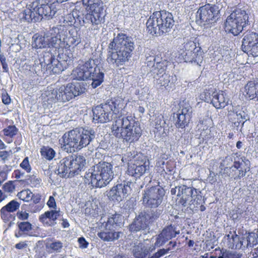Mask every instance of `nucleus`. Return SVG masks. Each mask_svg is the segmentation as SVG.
Returning a JSON list of instances; mask_svg holds the SVG:
<instances>
[{
    "instance_id": "1",
    "label": "nucleus",
    "mask_w": 258,
    "mask_h": 258,
    "mask_svg": "<svg viewBox=\"0 0 258 258\" xmlns=\"http://www.w3.org/2000/svg\"><path fill=\"white\" fill-rule=\"evenodd\" d=\"M107 105L111 109L112 116L115 115L116 120L113 122L111 130L112 135L123 142L134 143L139 139L142 135L140 123L134 116L126 115L125 108L126 101L121 97L112 98L107 100Z\"/></svg>"
},
{
    "instance_id": "2",
    "label": "nucleus",
    "mask_w": 258,
    "mask_h": 258,
    "mask_svg": "<svg viewBox=\"0 0 258 258\" xmlns=\"http://www.w3.org/2000/svg\"><path fill=\"white\" fill-rule=\"evenodd\" d=\"M135 49L134 42L126 34L119 33L108 46L106 60L116 67L129 61Z\"/></svg>"
},
{
    "instance_id": "3",
    "label": "nucleus",
    "mask_w": 258,
    "mask_h": 258,
    "mask_svg": "<svg viewBox=\"0 0 258 258\" xmlns=\"http://www.w3.org/2000/svg\"><path fill=\"white\" fill-rule=\"evenodd\" d=\"M94 138L95 133L92 130L75 128L65 133L59 142L64 151L72 153L87 146Z\"/></svg>"
},
{
    "instance_id": "4",
    "label": "nucleus",
    "mask_w": 258,
    "mask_h": 258,
    "mask_svg": "<svg viewBox=\"0 0 258 258\" xmlns=\"http://www.w3.org/2000/svg\"><path fill=\"white\" fill-rule=\"evenodd\" d=\"M174 25L171 13L164 10L155 11L147 20L146 31L152 36H160L169 32Z\"/></svg>"
},
{
    "instance_id": "5",
    "label": "nucleus",
    "mask_w": 258,
    "mask_h": 258,
    "mask_svg": "<svg viewBox=\"0 0 258 258\" xmlns=\"http://www.w3.org/2000/svg\"><path fill=\"white\" fill-rule=\"evenodd\" d=\"M122 161L127 163V174L136 179H139L143 176L149 165L147 157L141 152L135 151L124 154Z\"/></svg>"
},
{
    "instance_id": "6",
    "label": "nucleus",
    "mask_w": 258,
    "mask_h": 258,
    "mask_svg": "<svg viewBox=\"0 0 258 258\" xmlns=\"http://www.w3.org/2000/svg\"><path fill=\"white\" fill-rule=\"evenodd\" d=\"M113 165L108 162H100L94 168L90 179L87 182L93 187L105 186L112 180L113 177ZM87 183V181H86Z\"/></svg>"
},
{
    "instance_id": "7",
    "label": "nucleus",
    "mask_w": 258,
    "mask_h": 258,
    "mask_svg": "<svg viewBox=\"0 0 258 258\" xmlns=\"http://www.w3.org/2000/svg\"><path fill=\"white\" fill-rule=\"evenodd\" d=\"M93 68L90 62H86L82 65H79L73 73L75 78L78 80H92V86L95 88L100 86L103 82L104 77V73L101 71L99 67Z\"/></svg>"
},
{
    "instance_id": "8",
    "label": "nucleus",
    "mask_w": 258,
    "mask_h": 258,
    "mask_svg": "<svg viewBox=\"0 0 258 258\" xmlns=\"http://www.w3.org/2000/svg\"><path fill=\"white\" fill-rule=\"evenodd\" d=\"M121 215L115 213L111 215L103 224L104 229L97 233V236L105 242H112L118 239L121 232L117 230L120 227Z\"/></svg>"
},
{
    "instance_id": "9",
    "label": "nucleus",
    "mask_w": 258,
    "mask_h": 258,
    "mask_svg": "<svg viewBox=\"0 0 258 258\" xmlns=\"http://www.w3.org/2000/svg\"><path fill=\"white\" fill-rule=\"evenodd\" d=\"M86 14L85 19L93 26H97L104 20V6L102 0H82Z\"/></svg>"
},
{
    "instance_id": "10",
    "label": "nucleus",
    "mask_w": 258,
    "mask_h": 258,
    "mask_svg": "<svg viewBox=\"0 0 258 258\" xmlns=\"http://www.w3.org/2000/svg\"><path fill=\"white\" fill-rule=\"evenodd\" d=\"M219 10L215 5L207 4L200 7L197 12L196 22L201 26H207L216 22Z\"/></svg>"
},
{
    "instance_id": "11",
    "label": "nucleus",
    "mask_w": 258,
    "mask_h": 258,
    "mask_svg": "<svg viewBox=\"0 0 258 258\" xmlns=\"http://www.w3.org/2000/svg\"><path fill=\"white\" fill-rule=\"evenodd\" d=\"M165 191L159 185L152 186L144 190L143 203L148 208H156L162 203Z\"/></svg>"
},
{
    "instance_id": "12",
    "label": "nucleus",
    "mask_w": 258,
    "mask_h": 258,
    "mask_svg": "<svg viewBox=\"0 0 258 258\" xmlns=\"http://www.w3.org/2000/svg\"><path fill=\"white\" fill-rule=\"evenodd\" d=\"M201 99L213 105L216 109H221L226 106L229 99L226 97V94L223 91H217L216 89H205L200 94Z\"/></svg>"
},
{
    "instance_id": "13",
    "label": "nucleus",
    "mask_w": 258,
    "mask_h": 258,
    "mask_svg": "<svg viewBox=\"0 0 258 258\" xmlns=\"http://www.w3.org/2000/svg\"><path fill=\"white\" fill-rule=\"evenodd\" d=\"M178 192L177 194L178 203L179 204L185 207L188 201L191 202L192 204L200 205L201 203L202 196L200 191L193 187H188L182 185L178 186Z\"/></svg>"
},
{
    "instance_id": "14",
    "label": "nucleus",
    "mask_w": 258,
    "mask_h": 258,
    "mask_svg": "<svg viewBox=\"0 0 258 258\" xmlns=\"http://www.w3.org/2000/svg\"><path fill=\"white\" fill-rule=\"evenodd\" d=\"M70 86L69 83H68L66 86L62 85L53 89L51 92V96L48 98V101L54 103L56 102H66L75 98Z\"/></svg>"
},
{
    "instance_id": "15",
    "label": "nucleus",
    "mask_w": 258,
    "mask_h": 258,
    "mask_svg": "<svg viewBox=\"0 0 258 258\" xmlns=\"http://www.w3.org/2000/svg\"><path fill=\"white\" fill-rule=\"evenodd\" d=\"M17 196L24 202H33V204L29 205L30 211L31 213H37L42 209V207L41 205H36L41 201V197L39 194H33L30 189H26L19 192Z\"/></svg>"
},
{
    "instance_id": "16",
    "label": "nucleus",
    "mask_w": 258,
    "mask_h": 258,
    "mask_svg": "<svg viewBox=\"0 0 258 258\" xmlns=\"http://www.w3.org/2000/svg\"><path fill=\"white\" fill-rule=\"evenodd\" d=\"M131 182L124 181L123 183L113 186L108 192V197L111 200L120 202L128 195L131 190Z\"/></svg>"
},
{
    "instance_id": "17",
    "label": "nucleus",
    "mask_w": 258,
    "mask_h": 258,
    "mask_svg": "<svg viewBox=\"0 0 258 258\" xmlns=\"http://www.w3.org/2000/svg\"><path fill=\"white\" fill-rule=\"evenodd\" d=\"M191 107L188 103L180 105L176 113L175 126L177 128H183L187 126L191 118Z\"/></svg>"
},
{
    "instance_id": "18",
    "label": "nucleus",
    "mask_w": 258,
    "mask_h": 258,
    "mask_svg": "<svg viewBox=\"0 0 258 258\" xmlns=\"http://www.w3.org/2000/svg\"><path fill=\"white\" fill-rule=\"evenodd\" d=\"M68 56L61 62L51 53H48L44 57V62L46 64V70L49 71L50 74H58L64 70V63L67 61Z\"/></svg>"
},
{
    "instance_id": "19",
    "label": "nucleus",
    "mask_w": 258,
    "mask_h": 258,
    "mask_svg": "<svg viewBox=\"0 0 258 258\" xmlns=\"http://www.w3.org/2000/svg\"><path fill=\"white\" fill-rule=\"evenodd\" d=\"M111 112L106 103L98 105L93 109V119L98 123L107 122L112 118Z\"/></svg>"
},
{
    "instance_id": "20",
    "label": "nucleus",
    "mask_w": 258,
    "mask_h": 258,
    "mask_svg": "<svg viewBox=\"0 0 258 258\" xmlns=\"http://www.w3.org/2000/svg\"><path fill=\"white\" fill-rule=\"evenodd\" d=\"M179 234V231H176L174 226L171 224L168 225L165 227L157 235L155 244L157 247H160Z\"/></svg>"
},
{
    "instance_id": "21",
    "label": "nucleus",
    "mask_w": 258,
    "mask_h": 258,
    "mask_svg": "<svg viewBox=\"0 0 258 258\" xmlns=\"http://www.w3.org/2000/svg\"><path fill=\"white\" fill-rule=\"evenodd\" d=\"M81 42V38L75 28L69 30L68 32L62 35L63 49L70 50L71 47L74 48Z\"/></svg>"
},
{
    "instance_id": "22",
    "label": "nucleus",
    "mask_w": 258,
    "mask_h": 258,
    "mask_svg": "<svg viewBox=\"0 0 258 258\" xmlns=\"http://www.w3.org/2000/svg\"><path fill=\"white\" fill-rule=\"evenodd\" d=\"M203 52L199 49L196 51H182L178 58L180 62L201 63L203 59Z\"/></svg>"
},
{
    "instance_id": "23",
    "label": "nucleus",
    "mask_w": 258,
    "mask_h": 258,
    "mask_svg": "<svg viewBox=\"0 0 258 258\" xmlns=\"http://www.w3.org/2000/svg\"><path fill=\"white\" fill-rule=\"evenodd\" d=\"M175 167L173 161L170 159L165 161L163 158L160 159L156 165L157 172L164 177L166 174H172Z\"/></svg>"
},
{
    "instance_id": "24",
    "label": "nucleus",
    "mask_w": 258,
    "mask_h": 258,
    "mask_svg": "<svg viewBox=\"0 0 258 258\" xmlns=\"http://www.w3.org/2000/svg\"><path fill=\"white\" fill-rule=\"evenodd\" d=\"M243 93L246 98L258 101V79L248 81L244 86Z\"/></svg>"
},
{
    "instance_id": "25",
    "label": "nucleus",
    "mask_w": 258,
    "mask_h": 258,
    "mask_svg": "<svg viewBox=\"0 0 258 258\" xmlns=\"http://www.w3.org/2000/svg\"><path fill=\"white\" fill-rule=\"evenodd\" d=\"M60 215L59 209L51 210L45 212L39 217V220L43 224L47 226H53L56 224L55 221Z\"/></svg>"
},
{
    "instance_id": "26",
    "label": "nucleus",
    "mask_w": 258,
    "mask_h": 258,
    "mask_svg": "<svg viewBox=\"0 0 258 258\" xmlns=\"http://www.w3.org/2000/svg\"><path fill=\"white\" fill-rule=\"evenodd\" d=\"M157 247L155 244L150 245L145 243H139L135 246L133 250V255L136 258H145L150 252L155 249Z\"/></svg>"
},
{
    "instance_id": "27",
    "label": "nucleus",
    "mask_w": 258,
    "mask_h": 258,
    "mask_svg": "<svg viewBox=\"0 0 258 258\" xmlns=\"http://www.w3.org/2000/svg\"><path fill=\"white\" fill-rule=\"evenodd\" d=\"M73 155H69L60 160L58 167V174L62 177H69L71 174V163Z\"/></svg>"
},
{
    "instance_id": "28",
    "label": "nucleus",
    "mask_w": 258,
    "mask_h": 258,
    "mask_svg": "<svg viewBox=\"0 0 258 258\" xmlns=\"http://www.w3.org/2000/svg\"><path fill=\"white\" fill-rule=\"evenodd\" d=\"M158 76L159 78L156 79L157 84L160 87H164L167 90H170L174 88V83L176 80L175 76L173 77L168 74L165 73Z\"/></svg>"
},
{
    "instance_id": "29",
    "label": "nucleus",
    "mask_w": 258,
    "mask_h": 258,
    "mask_svg": "<svg viewBox=\"0 0 258 258\" xmlns=\"http://www.w3.org/2000/svg\"><path fill=\"white\" fill-rule=\"evenodd\" d=\"M229 16L243 28L246 26L248 22L249 16L248 14L245 10L241 9L236 8Z\"/></svg>"
},
{
    "instance_id": "30",
    "label": "nucleus",
    "mask_w": 258,
    "mask_h": 258,
    "mask_svg": "<svg viewBox=\"0 0 258 258\" xmlns=\"http://www.w3.org/2000/svg\"><path fill=\"white\" fill-rule=\"evenodd\" d=\"M43 0H38L39 4ZM44 4H40V6L37 5L35 7L33 10L35 11L36 14L43 17H51L54 14V12L52 10L51 7L49 5L50 4L47 0H44Z\"/></svg>"
},
{
    "instance_id": "31",
    "label": "nucleus",
    "mask_w": 258,
    "mask_h": 258,
    "mask_svg": "<svg viewBox=\"0 0 258 258\" xmlns=\"http://www.w3.org/2000/svg\"><path fill=\"white\" fill-rule=\"evenodd\" d=\"M59 31L58 29L57 30ZM54 33L53 34L52 32L50 33V35L47 36V37H50L49 38H47V40L48 41V45L49 47H52L58 49L59 52L58 56H60V52L61 51L60 49L63 50L62 46V36H60L59 32L56 33L54 31Z\"/></svg>"
},
{
    "instance_id": "32",
    "label": "nucleus",
    "mask_w": 258,
    "mask_h": 258,
    "mask_svg": "<svg viewBox=\"0 0 258 258\" xmlns=\"http://www.w3.org/2000/svg\"><path fill=\"white\" fill-rule=\"evenodd\" d=\"M77 12L74 11L72 13H69L63 17L62 25L63 26L78 27L81 25V18L77 15Z\"/></svg>"
},
{
    "instance_id": "33",
    "label": "nucleus",
    "mask_w": 258,
    "mask_h": 258,
    "mask_svg": "<svg viewBox=\"0 0 258 258\" xmlns=\"http://www.w3.org/2000/svg\"><path fill=\"white\" fill-rule=\"evenodd\" d=\"M225 28L229 33H232L234 36H237L243 29L239 23H237L234 20L228 16L225 23Z\"/></svg>"
},
{
    "instance_id": "34",
    "label": "nucleus",
    "mask_w": 258,
    "mask_h": 258,
    "mask_svg": "<svg viewBox=\"0 0 258 258\" xmlns=\"http://www.w3.org/2000/svg\"><path fill=\"white\" fill-rule=\"evenodd\" d=\"M227 239V244L229 248L231 249H240L243 243L240 240V237L236 232V231H229V233L226 235Z\"/></svg>"
},
{
    "instance_id": "35",
    "label": "nucleus",
    "mask_w": 258,
    "mask_h": 258,
    "mask_svg": "<svg viewBox=\"0 0 258 258\" xmlns=\"http://www.w3.org/2000/svg\"><path fill=\"white\" fill-rule=\"evenodd\" d=\"M148 225L142 212L134 219L129 225L128 229L131 232H137L142 229H145Z\"/></svg>"
},
{
    "instance_id": "36",
    "label": "nucleus",
    "mask_w": 258,
    "mask_h": 258,
    "mask_svg": "<svg viewBox=\"0 0 258 258\" xmlns=\"http://www.w3.org/2000/svg\"><path fill=\"white\" fill-rule=\"evenodd\" d=\"M18 128L15 125H10L5 127L1 132L0 135L4 139L11 143L13 139L18 134Z\"/></svg>"
},
{
    "instance_id": "37",
    "label": "nucleus",
    "mask_w": 258,
    "mask_h": 258,
    "mask_svg": "<svg viewBox=\"0 0 258 258\" xmlns=\"http://www.w3.org/2000/svg\"><path fill=\"white\" fill-rule=\"evenodd\" d=\"M258 41V34L251 31H247L244 34L242 39V46L244 48H249V46Z\"/></svg>"
},
{
    "instance_id": "38",
    "label": "nucleus",
    "mask_w": 258,
    "mask_h": 258,
    "mask_svg": "<svg viewBox=\"0 0 258 258\" xmlns=\"http://www.w3.org/2000/svg\"><path fill=\"white\" fill-rule=\"evenodd\" d=\"M71 173L72 175L81 171L85 164V160L81 156L74 157L73 156V161L71 162Z\"/></svg>"
},
{
    "instance_id": "39",
    "label": "nucleus",
    "mask_w": 258,
    "mask_h": 258,
    "mask_svg": "<svg viewBox=\"0 0 258 258\" xmlns=\"http://www.w3.org/2000/svg\"><path fill=\"white\" fill-rule=\"evenodd\" d=\"M32 46L35 49L45 48L48 45V41L45 36L35 34L33 36Z\"/></svg>"
},
{
    "instance_id": "40",
    "label": "nucleus",
    "mask_w": 258,
    "mask_h": 258,
    "mask_svg": "<svg viewBox=\"0 0 258 258\" xmlns=\"http://www.w3.org/2000/svg\"><path fill=\"white\" fill-rule=\"evenodd\" d=\"M70 89L75 97L80 95L85 92V85L83 82H73L69 83Z\"/></svg>"
},
{
    "instance_id": "41",
    "label": "nucleus",
    "mask_w": 258,
    "mask_h": 258,
    "mask_svg": "<svg viewBox=\"0 0 258 258\" xmlns=\"http://www.w3.org/2000/svg\"><path fill=\"white\" fill-rule=\"evenodd\" d=\"M18 227L19 231L18 233L15 234L17 237H20L23 235L28 234V232L31 230L32 224L29 222H18Z\"/></svg>"
},
{
    "instance_id": "42",
    "label": "nucleus",
    "mask_w": 258,
    "mask_h": 258,
    "mask_svg": "<svg viewBox=\"0 0 258 258\" xmlns=\"http://www.w3.org/2000/svg\"><path fill=\"white\" fill-rule=\"evenodd\" d=\"M234 168L238 170V174L237 176L235 177V179H240L241 178L245 176L246 172L249 171V167L243 168V163L242 162L235 161L231 168Z\"/></svg>"
},
{
    "instance_id": "43",
    "label": "nucleus",
    "mask_w": 258,
    "mask_h": 258,
    "mask_svg": "<svg viewBox=\"0 0 258 258\" xmlns=\"http://www.w3.org/2000/svg\"><path fill=\"white\" fill-rule=\"evenodd\" d=\"M1 217L5 223H9L13 221L16 218L14 213L7 210L2 207L0 210Z\"/></svg>"
},
{
    "instance_id": "44",
    "label": "nucleus",
    "mask_w": 258,
    "mask_h": 258,
    "mask_svg": "<svg viewBox=\"0 0 258 258\" xmlns=\"http://www.w3.org/2000/svg\"><path fill=\"white\" fill-rule=\"evenodd\" d=\"M168 61L165 59L161 60L159 62H157L155 66L154 71V73L157 76H160L163 74H165V71L168 65Z\"/></svg>"
},
{
    "instance_id": "45",
    "label": "nucleus",
    "mask_w": 258,
    "mask_h": 258,
    "mask_svg": "<svg viewBox=\"0 0 258 258\" xmlns=\"http://www.w3.org/2000/svg\"><path fill=\"white\" fill-rule=\"evenodd\" d=\"M40 153L42 157L48 160H52L55 155L54 150L48 146H43L41 148Z\"/></svg>"
},
{
    "instance_id": "46",
    "label": "nucleus",
    "mask_w": 258,
    "mask_h": 258,
    "mask_svg": "<svg viewBox=\"0 0 258 258\" xmlns=\"http://www.w3.org/2000/svg\"><path fill=\"white\" fill-rule=\"evenodd\" d=\"M142 213L148 226L156 221L160 216V213L157 211L151 213L144 212Z\"/></svg>"
},
{
    "instance_id": "47",
    "label": "nucleus",
    "mask_w": 258,
    "mask_h": 258,
    "mask_svg": "<svg viewBox=\"0 0 258 258\" xmlns=\"http://www.w3.org/2000/svg\"><path fill=\"white\" fill-rule=\"evenodd\" d=\"M20 204L17 201L13 200L9 202L6 205L3 207L9 211L15 213L20 208Z\"/></svg>"
},
{
    "instance_id": "48",
    "label": "nucleus",
    "mask_w": 258,
    "mask_h": 258,
    "mask_svg": "<svg viewBox=\"0 0 258 258\" xmlns=\"http://www.w3.org/2000/svg\"><path fill=\"white\" fill-rule=\"evenodd\" d=\"M215 251L220 252V255L218 258H237L236 255L232 252L227 250L226 249H221L219 247L215 249Z\"/></svg>"
},
{
    "instance_id": "49",
    "label": "nucleus",
    "mask_w": 258,
    "mask_h": 258,
    "mask_svg": "<svg viewBox=\"0 0 258 258\" xmlns=\"http://www.w3.org/2000/svg\"><path fill=\"white\" fill-rule=\"evenodd\" d=\"M23 18L28 22H31L35 19L36 14L35 11H32L31 9H27L25 10L23 13Z\"/></svg>"
},
{
    "instance_id": "50",
    "label": "nucleus",
    "mask_w": 258,
    "mask_h": 258,
    "mask_svg": "<svg viewBox=\"0 0 258 258\" xmlns=\"http://www.w3.org/2000/svg\"><path fill=\"white\" fill-rule=\"evenodd\" d=\"M48 247L54 252H59L63 247V243L60 241H54L49 244Z\"/></svg>"
},
{
    "instance_id": "51",
    "label": "nucleus",
    "mask_w": 258,
    "mask_h": 258,
    "mask_svg": "<svg viewBox=\"0 0 258 258\" xmlns=\"http://www.w3.org/2000/svg\"><path fill=\"white\" fill-rule=\"evenodd\" d=\"M196 44L191 41H188L183 46L182 51H196Z\"/></svg>"
},
{
    "instance_id": "52",
    "label": "nucleus",
    "mask_w": 258,
    "mask_h": 258,
    "mask_svg": "<svg viewBox=\"0 0 258 258\" xmlns=\"http://www.w3.org/2000/svg\"><path fill=\"white\" fill-rule=\"evenodd\" d=\"M3 189L6 192L12 193L15 189V185L13 181H10L4 184Z\"/></svg>"
},
{
    "instance_id": "53",
    "label": "nucleus",
    "mask_w": 258,
    "mask_h": 258,
    "mask_svg": "<svg viewBox=\"0 0 258 258\" xmlns=\"http://www.w3.org/2000/svg\"><path fill=\"white\" fill-rule=\"evenodd\" d=\"M20 167L25 170L27 173H30L31 170V167L30 165L29 158L28 157H25L22 162L20 163Z\"/></svg>"
},
{
    "instance_id": "54",
    "label": "nucleus",
    "mask_w": 258,
    "mask_h": 258,
    "mask_svg": "<svg viewBox=\"0 0 258 258\" xmlns=\"http://www.w3.org/2000/svg\"><path fill=\"white\" fill-rule=\"evenodd\" d=\"M249 54L253 57L258 56V41L246 48Z\"/></svg>"
},
{
    "instance_id": "55",
    "label": "nucleus",
    "mask_w": 258,
    "mask_h": 258,
    "mask_svg": "<svg viewBox=\"0 0 258 258\" xmlns=\"http://www.w3.org/2000/svg\"><path fill=\"white\" fill-rule=\"evenodd\" d=\"M170 248H162L159 249L153 255L148 258H160V257L168 253Z\"/></svg>"
},
{
    "instance_id": "56",
    "label": "nucleus",
    "mask_w": 258,
    "mask_h": 258,
    "mask_svg": "<svg viewBox=\"0 0 258 258\" xmlns=\"http://www.w3.org/2000/svg\"><path fill=\"white\" fill-rule=\"evenodd\" d=\"M12 166L5 165L3 167V169L0 171V176H1L3 180H5L7 177L8 173L11 171Z\"/></svg>"
},
{
    "instance_id": "57",
    "label": "nucleus",
    "mask_w": 258,
    "mask_h": 258,
    "mask_svg": "<svg viewBox=\"0 0 258 258\" xmlns=\"http://www.w3.org/2000/svg\"><path fill=\"white\" fill-rule=\"evenodd\" d=\"M12 154L11 150L0 151V160L5 163Z\"/></svg>"
},
{
    "instance_id": "58",
    "label": "nucleus",
    "mask_w": 258,
    "mask_h": 258,
    "mask_svg": "<svg viewBox=\"0 0 258 258\" xmlns=\"http://www.w3.org/2000/svg\"><path fill=\"white\" fill-rule=\"evenodd\" d=\"M247 244L254 245L257 244V239L254 233H249L247 237Z\"/></svg>"
},
{
    "instance_id": "59",
    "label": "nucleus",
    "mask_w": 258,
    "mask_h": 258,
    "mask_svg": "<svg viewBox=\"0 0 258 258\" xmlns=\"http://www.w3.org/2000/svg\"><path fill=\"white\" fill-rule=\"evenodd\" d=\"M2 102L5 105H9L11 102L10 96L6 91L3 92L2 93Z\"/></svg>"
},
{
    "instance_id": "60",
    "label": "nucleus",
    "mask_w": 258,
    "mask_h": 258,
    "mask_svg": "<svg viewBox=\"0 0 258 258\" xmlns=\"http://www.w3.org/2000/svg\"><path fill=\"white\" fill-rule=\"evenodd\" d=\"M47 206L50 209H52L54 210H56V204L55 202V200L53 196H50L49 199L46 203Z\"/></svg>"
},
{
    "instance_id": "61",
    "label": "nucleus",
    "mask_w": 258,
    "mask_h": 258,
    "mask_svg": "<svg viewBox=\"0 0 258 258\" xmlns=\"http://www.w3.org/2000/svg\"><path fill=\"white\" fill-rule=\"evenodd\" d=\"M17 218L21 220H26L29 218V214L26 211H19L17 213Z\"/></svg>"
},
{
    "instance_id": "62",
    "label": "nucleus",
    "mask_w": 258,
    "mask_h": 258,
    "mask_svg": "<svg viewBox=\"0 0 258 258\" xmlns=\"http://www.w3.org/2000/svg\"><path fill=\"white\" fill-rule=\"evenodd\" d=\"M78 242L79 246L82 248H86L88 247L89 243L86 240L85 238L83 237L79 238Z\"/></svg>"
},
{
    "instance_id": "63",
    "label": "nucleus",
    "mask_w": 258,
    "mask_h": 258,
    "mask_svg": "<svg viewBox=\"0 0 258 258\" xmlns=\"http://www.w3.org/2000/svg\"><path fill=\"white\" fill-rule=\"evenodd\" d=\"M147 66H155V62L156 60V58L154 56H150L149 57H147L146 58Z\"/></svg>"
},
{
    "instance_id": "64",
    "label": "nucleus",
    "mask_w": 258,
    "mask_h": 258,
    "mask_svg": "<svg viewBox=\"0 0 258 258\" xmlns=\"http://www.w3.org/2000/svg\"><path fill=\"white\" fill-rule=\"evenodd\" d=\"M41 181L40 178H36L35 177L31 178L30 181L32 184V186L36 187L37 185H40Z\"/></svg>"
}]
</instances>
